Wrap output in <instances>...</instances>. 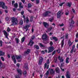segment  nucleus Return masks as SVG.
I'll list each match as a JSON object with an SVG mask.
<instances>
[{
    "label": "nucleus",
    "instance_id": "obj_31",
    "mask_svg": "<svg viewBox=\"0 0 78 78\" xmlns=\"http://www.w3.org/2000/svg\"><path fill=\"white\" fill-rule=\"evenodd\" d=\"M69 46H71L72 45V44H73L71 42V41H70V40H69Z\"/></svg>",
    "mask_w": 78,
    "mask_h": 78
},
{
    "label": "nucleus",
    "instance_id": "obj_48",
    "mask_svg": "<svg viewBox=\"0 0 78 78\" xmlns=\"http://www.w3.org/2000/svg\"><path fill=\"white\" fill-rule=\"evenodd\" d=\"M23 74L24 75H27V71H25L23 73Z\"/></svg>",
    "mask_w": 78,
    "mask_h": 78
},
{
    "label": "nucleus",
    "instance_id": "obj_64",
    "mask_svg": "<svg viewBox=\"0 0 78 78\" xmlns=\"http://www.w3.org/2000/svg\"><path fill=\"white\" fill-rule=\"evenodd\" d=\"M76 37L77 38L78 37V32L76 34Z\"/></svg>",
    "mask_w": 78,
    "mask_h": 78
},
{
    "label": "nucleus",
    "instance_id": "obj_44",
    "mask_svg": "<svg viewBox=\"0 0 78 78\" xmlns=\"http://www.w3.org/2000/svg\"><path fill=\"white\" fill-rule=\"evenodd\" d=\"M49 61H50V60H49V59H48L46 62L47 64H50V62H49Z\"/></svg>",
    "mask_w": 78,
    "mask_h": 78
},
{
    "label": "nucleus",
    "instance_id": "obj_7",
    "mask_svg": "<svg viewBox=\"0 0 78 78\" xmlns=\"http://www.w3.org/2000/svg\"><path fill=\"white\" fill-rule=\"evenodd\" d=\"M48 70H50V75H55V70H53V69H48Z\"/></svg>",
    "mask_w": 78,
    "mask_h": 78
},
{
    "label": "nucleus",
    "instance_id": "obj_15",
    "mask_svg": "<svg viewBox=\"0 0 78 78\" xmlns=\"http://www.w3.org/2000/svg\"><path fill=\"white\" fill-rule=\"evenodd\" d=\"M30 44H31L30 45ZM34 44V42L33 41H30V42L29 44H28V45H30V46L31 47Z\"/></svg>",
    "mask_w": 78,
    "mask_h": 78
},
{
    "label": "nucleus",
    "instance_id": "obj_2",
    "mask_svg": "<svg viewBox=\"0 0 78 78\" xmlns=\"http://www.w3.org/2000/svg\"><path fill=\"white\" fill-rule=\"evenodd\" d=\"M11 21L13 24L14 25H16L18 23V20H17V19L15 18H12Z\"/></svg>",
    "mask_w": 78,
    "mask_h": 78
},
{
    "label": "nucleus",
    "instance_id": "obj_52",
    "mask_svg": "<svg viewBox=\"0 0 78 78\" xmlns=\"http://www.w3.org/2000/svg\"><path fill=\"white\" fill-rule=\"evenodd\" d=\"M69 14V12H66L65 14L66 16H68Z\"/></svg>",
    "mask_w": 78,
    "mask_h": 78
},
{
    "label": "nucleus",
    "instance_id": "obj_18",
    "mask_svg": "<svg viewBox=\"0 0 78 78\" xmlns=\"http://www.w3.org/2000/svg\"><path fill=\"white\" fill-rule=\"evenodd\" d=\"M40 45V47H43V48H45V46L42 43H40L39 44Z\"/></svg>",
    "mask_w": 78,
    "mask_h": 78
},
{
    "label": "nucleus",
    "instance_id": "obj_42",
    "mask_svg": "<svg viewBox=\"0 0 78 78\" xmlns=\"http://www.w3.org/2000/svg\"><path fill=\"white\" fill-rule=\"evenodd\" d=\"M42 62V61L39 60V62L38 63L39 65H41Z\"/></svg>",
    "mask_w": 78,
    "mask_h": 78
},
{
    "label": "nucleus",
    "instance_id": "obj_3",
    "mask_svg": "<svg viewBox=\"0 0 78 78\" xmlns=\"http://www.w3.org/2000/svg\"><path fill=\"white\" fill-rule=\"evenodd\" d=\"M63 14H64V12L61 11H58L57 14V18H60L61 15H62Z\"/></svg>",
    "mask_w": 78,
    "mask_h": 78
},
{
    "label": "nucleus",
    "instance_id": "obj_11",
    "mask_svg": "<svg viewBox=\"0 0 78 78\" xmlns=\"http://www.w3.org/2000/svg\"><path fill=\"white\" fill-rule=\"evenodd\" d=\"M3 32H4V35L6 37V38L8 39V33H7L6 31L5 30H3Z\"/></svg>",
    "mask_w": 78,
    "mask_h": 78
},
{
    "label": "nucleus",
    "instance_id": "obj_60",
    "mask_svg": "<svg viewBox=\"0 0 78 78\" xmlns=\"http://www.w3.org/2000/svg\"><path fill=\"white\" fill-rule=\"evenodd\" d=\"M5 20H9V18L8 17H6L5 18Z\"/></svg>",
    "mask_w": 78,
    "mask_h": 78
},
{
    "label": "nucleus",
    "instance_id": "obj_8",
    "mask_svg": "<svg viewBox=\"0 0 78 78\" xmlns=\"http://www.w3.org/2000/svg\"><path fill=\"white\" fill-rule=\"evenodd\" d=\"M17 70L18 73H19L20 75H22V74L23 73V72L21 70V69H17Z\"/></svg>",
    "mask_w": 78,
    "mask_h": 78
},
{
    "label": "nucleus",
    "instance_id": "obj_14",
    "mask_svg": "<svg viewBox=\"0 0 78 78\" xmlns=\"http://www.w3.org/2000/svg\"><path fill=\"white\" fill-rule=\"evenodd\" d=\"M30 49H28L27 51L24 52V55H28V54H29L30 53Z\"/></svg>",
    "mask_w": 78,
    "mask_h": 78
},
{
    "label": "nucleus",
    "instance_id": "obj_5",
    "mask_svg": "<svg viewBox=\"0 0 78 78\" xmlns=\"http://www.w3.org/2000/svg\"><path fill=\"white\" fill-rule=\"evenodd\" d=\"M0 7H2L3 9H5V4L3 2H0Z\"/></svg>",
    "mask_w": 78,
    "mask_h": 78
},
{
    "label": "nucleus",
    "instance_id": "obj_25",
    "mask_svg": "<svg viewBox=\"0 0 78 78\" xmlns=\"http://www.w3.org/2000/svg\"><path fill=\"white\" fill-rule=\"evenodd\" d=\"M52 38L54 40H55V41H58V38H56V37H52Z\"/></svg>",
    "mask_w": 78,
    "mask_h": 78
},
{
    "label": "nucleus",
    "instance_id": "obj_59",
    "mask_svg": "<svg viewBox=\"0 0 78 78\" xmlns=\"http://www.w3.org/2000/svg\"><path fill=\"white\" fill-rule=\"evenodd\" d=\"M50 45L51 46L53 45V42H52V41L50 42Z\"/></svg>",
    "mask_w": 78,
    "mask_h": 78
},
{
    "label": "nucleus",
    "instance_id": "obj_23",
    "mask_svg": "<svg viewBox=\"0 0 78 78\" xmlns=\"http://www.w3.org/2000/svg\"><path fill=\"white\" fill-rule=\"evenodd\" d=\"M30 27V26L29 25H26L25 27H23V28L24 29H25V30H26V29H27Z\"/></svg>",
    "mask_w": 78,
    "mask_h": 78
},
{
    "label": "nucleus",
    "instance_id": "obj_37",
    "mask_svg": "<svg viewBox=\"0 0 78 78\" xmlns=\"http://www.w3.org/2000/svg\"><path fill=\"white\" fill-rule=\"evenodd\" d=\"M31 7V4H28V8H30Z\"/></svg>",
    "mask_w": 78,
    "mask_h": 78
},
{
    "label": "nucleus",
    "instance_id": "obj_40",
    "mask_svg": "<svg viewBox=\"0 0 78 78\" xmlns=\"http://www.w3.org/2000/svg\"><path fill=\"white\" fill-rule=\"evenodd\" d=\"M57 57H55V58H54V62H56L57 61Z\"/></svg>",
    "mask_w": 78,
    "mask_h": 78
},
{
    "label": "nucleus",
    "instance_id": "obj_57",
    "mask_svg": "<svg viewBox=\"0 0 78 78\" xmlns=\"http://www.w3.org/2000/svg\"><path fill=\"white\" fill-rule=\"evenodd\" d=\"M28 22H29V19L27 18L26 20V23H28Z\"/></svg>",
    "mask_w": 78,
    "mask_h": 78
},
{
    "label": "nucleus",
    "instance_id": "obj_27",
    "mask_svg": "<svg viewBox=\"0 0 78 78\" xmlns=\"http://www.w3.org/2000/svg\"><path fill=\"white\" fill-rule=\"evenodd\" d=\"M15 8H17L18 7V4L17 3H16L14 5Z\"/></svg>",
    "mask_w": 78,
    "mask_h": 78
},
{
    "label": "nucleus",
    "instance_id": "obj_51",
    "mask_svg": "<svg viewBox=\"0 0 78 78\" xmlns=\"http://www.w3.org/2000/svg\"><path fill=\"white\" fill-rule=\"evenodd\" d=\"M72 11L75 14V12H75V9H72Z\"/></svg>",
    "mask_w": 78,
    "mask_h": 78
},
{
    "label": "nucleus",
    "instance_id": "obj_53",
    "mask_svg": "<svg viewBox=\"0 0 78 78\" xmlns=\"http://www.w3.org/2000/svg\"><path fill=\"white\" fill-rule=\"evenodd\" d=\"M49 20L50 21V22H52V21H53V19L51 18H50L49 19Z\"/></svg>",
    "mask_w": 78,
    "mask_h": 78
},
{
    "label": "nucleus",
    "instance_id": "obj_13",
    "mask_svg": "<svg viewBox=\"0 0 78 78\" xmlns=\"http://www.w3.org/2000/svg\"><path fill=\"white\" fill-rule=\"evenodd\" d=\"M15 57L16 58V59L18 60V59H21V58H22V56L21 55H16Z\"/></svg>",
    "mask_w": 78,
    "mask_h": 78
},
{
    "label": "nucleus",
    "instance_id": "obj_38",
    "mask_svg": "<svg viewBox=\"0 0 78 78\" xmlns=\"http://www.w3.org/2000/svg\"><path fill=\"white\" fill-rule=\"evenodd\" d=\"M7 31L8 32H9V31H11V29L9 27H8Z\"/></svg>",
    "mask_w": 78,
    "mask_h": 78
},
{
    "label": "nucleus",
    "instance_id": "obj_10",
    "mask_svg": "<svg viewBox=\"0 0 78 78\" xmlns=\"http://www.w3.org/2000/svg\"><path fill=\"white\" fill-rule=\"evenodd\" d=\"M43 25L44 26L45 28H47L48 27V23H46L45 22H43Z\"/></svg>",
    "mask_w": 78,
    "mask_h": 78
},
{
    "label": "nucleus",
    "instance_id": "obj_20",
    "mask_svg": "<svg viewBox=\"0 0 78 78\" xmlns=\"http://www.w3.org/2000/svg\"><path fill=\"white\" fill-rule=\"evenodd\" d=\"M5 55V52H3L2 51H0V56H3Z\"/></svg>",
    "mask_w": 78,
    "mask_h": 78
},
{
    "label": "nucleus",
    "instance_id": "obj_6",
    "mask_svg": "<svg viewBox=\"0 0 78 78\" xmlns=\"http://www.w3.org/2000/svg\"><path fill=\"white\" fill-rule=\"evenodd\" d=\"M48 53H51L54 50V48L53 47H51L48 48Z\"/></svg>",
    "mask_w": 78,
    "mask_h": 78
},
{
    "label": "nucleus",
    "instance_id": "obj_61",
    "mask_svg": "<svg viewBox=\"0 0 78 78\" xmlns=\"http://www.w3.org/2000/svg\"><path fill=\"white\" fill-rule=\"evenodd\" d=\"M13 62H14V64L16 63V59L15 60H13Z\"/></svg>",
    "mask_w": 78,
    "mask_h": 78
},
{
    "label": "nucleus",
    "instance_id": "obj_43",
    "mask_svg": "<svg viewBox=\"0 0 78 78\" xmlns=\"http://www.w3.org/2000/svg\"><path fill=\"white\" fill-rule=\"evenodd\" d=\"M57 51L58 53H60L61 51V50L60 49H58L57 50Z\"/></svg>",
    "mask_w": 78,
    "mask_h": 78
},
{
    "label": "nucleus",
    "instance_id": "obj_16",
    "mask_svg": "<svg viewBox=\"0 0 78 78\" xmlns=\"http://www.w3.org/2000/svg\"><path fill=\"white\" fill-rule=\"evenodd\" d=\"M58 58L61 62H62L64 61V59H62V58H60V56H58Z\"/></svg>",
    "mask_w": 78,
    "mask_h": 78
},
{
    "label": "nucleus",
    "instance_id": "obj_29",
    "mask_svg": "<svg viewBox=\"0 0 78 78\" xmlns=\"http://www.w3.org/2000/svg\"><path fill=\"white\" fill-rule=\"evenodd\" d=\"M34 38H35V36H32L31 38L30 39V41H33V40Z\"/></svg>",
    "mask_w": 78,
    "mask_h": 78
},
{
    "label": "nucleus",
    "instance_id": "obj_1",
    "mask_svg": "<svg viewBox=\"0 0 78 78\" xmlns=\"http://www.w3.org/2000/svg\"><path fill=\"white\" fill-rule=\"evenodd\" d=\"M51 12L50 11H47L44 13L43 14V16L44 17H50V15L48 14H51Z\"/></svg>",
    "mask_w": 78,
    "mask_h": 78
},
{
    "label": "nucleus",
    "instance_id": "obj_39",
    "mask_svg": "<svg viewBox=\"0 0 78 78\" xmlns=\"http://www.w3.org/2000/svg\"><path fill=\"white\" fill-rule=\"evenodd\" d=\"M25 68L27 69H28V65H27V64L25 65Z\"/></svg>",
    "mask_w": 78,
    "mask_h": 78
},
{
    "label": "nucleus",
    "instance_id": "obj_47",
    "mask_svg": "<svg viewBox=\"0 0 78 78\" xmlns=\"http://www.w3.org/2000/svg\"><path fill=\"white\" fill-rule=\"evenodd\" d=\"M16 41L17 44H18L19 42V39H18V38H16Z\"/></svg>",
    "mask_w": 78,
    "mask_h": 78
},
{
    "label": "nucleus",
    "instance_id": "obj_55",
    "mask_svg": "<svg viewBox=\"0 0 78 78\" xmlns=\"http://www.w3.org/2000/svg\"><path fill=\"white\" fill-rule=\"evenodd\" d=\"M38 3H39V0H37L36 1V4H38Z\"/></svg>",
    "mask_w": 78,
    "mask_h": 78
},
{
    "label": "nucleus",
    "instance_id": "obj_30",
    "mask_svg": "<svg viewBox=\"0 0 78 78\" xmlns=\"http://www.w3.org/2000/svg\"><path fill=\"white\" fill-rule=\"evenodd\" d=\"M25 38L24 37H23L21 39V43H23L25 41Z\"/></svg>",
    "mask_w": 78,
    "mask_h": 78
},
{
    "label": "nucleus",
    "instance_id": "obj_22",
    "mask_svg": "<svg viewBox=\"0 0 78 78\" xmlns=\"http://www.w3.org/2000/svg\"><path fill=\"white\" fill-rule=\"evenodd\" d=\"M48 74H49V72H48V71H47L46 73V76L45 77V78H47L48 76Z\"/></svg>",
    "mask_w": 78,
    "mask_h": 78
},
{
    "label": "nucleus",
    "instance_id": "obj_17",
    "mask_svg": "<svg viewBox=\"0 0 78 78\" xmlns=\"http://www.w3.org/2000/svg\"><path fill=\"white\" fill-rule=\"evenodd\" d=\"M55 69V71L57 73H59V72H60V70H59V68L57 67Z\"/></svg>",
    "mask_w": 78,
    "mask_h": 78
},
{
    "label": "nucleus",
    "instance_id": "obj_54",
    "mask_svg": "<svg viewBox=\"0 0 78 78\" xmlns=\"http://www.w3.org/2000/svg\"><path fill=\"white\" fill-rule=\"evenodd\" d=\"M15 77L16 78H20V77L19 76H18L17 75H16V76H15Z\"/></svg>",
    "mask_w": 78,
    "mask_h": 78
},
{
    "label": "nucleus",
    "instance_id": "obj_26",
    "mask_svg": "<svg viewBox=\"0 0 78 78\" xmlns=\"http://www.w3.org/2000/svg\"><path fill=\"white\" fill-rule=\"evenodd\" d=\"M67 6H69V7H70L71 6V5H72V3L71 2H68L67 3Z\"/></svg>",
    "mask_w": 78,
    "mask_h": 78
},
{
    "label": "nucleus",
    "instance_id": "obj_33",
    "mask_svg": "<svg viewBox=\"0 0 78 78\" xmlns=\"http://www.w3.org/2000/svg\"><path fill=\"white\" fill-rule=\"evenodd\" d=\"M11 57H12V58L13 60H14L16 59V58H15V57H16V55L15 56L13 55Z\"/></svg>",
    "mask_w": 78,
    "mask_h": 78
},
{
    "label": "nucleus",
    "instance_id": "obj_19",
    "mask_svg": "<svg viewBox=\"0 0 78 78\" xmlns=\"http://www.w3.org/2000/svg\"><path fill=\"white\" fill-rule=\"evenodd\" d=\"M74 48H75V45H73L72 48V49L70 51L71 53H73V50H74Z\"/></svg>",
    "mask_w": 78,
    "mask_h": 78
},
{
    "label": "nucleus",
    "instance_id": "obj_36",
    "mask_svg": "<svg viewBox=\"0 0 78 78\" xmlns=\"http://www.w3.org/2000/svg\"><path fill=\"white\" fill-rule=\"evenodd\" d=\"M68 36L69 34H66L65 35V37L66 39H67V38H68Z\"/></svg>",
    "mask_w": 78,
    "mask_h": 78
},
{
    "label": "nucleus",
    "instance_id": "obj_46",
    "mask_svg": "<svg viewBox=\"0 0 78 78\" xmlns=\"http://www.w3.org/2000/svg\"><path fill=\"white\" fill-rule=\"evenodd\" d=\"M44 60V58H42V57H41L40 58V59L39 61H42L43 60Z\"/></svg>",
    "mask_w": 78,
    "mask_h": 78
},
{
    "label": "nucleus",
    "instance_id": "obj_32",
    "mask_svg": "<svg viewBox=\"0 0 78 78\" xmlns=\"http://www.w3.org/2000/svg\"><path fill=\"white\" fill-rule=\"evenodd\" d=\"M64 40H63L62 42L61 47H63V46H64Z\"/></svg>",
    "mask_w": 78,
    "mask_h": 78
},
{
    "label": "nucleus",
    "instance_id": "obj_34",
    "mask_svg": "<svg viewBox=\"0 0 78 78\" xmlns=\"http://www.w3.org/2000/svg\"><path fill=\"white\" fill-rule=\"evenodd\" d=\"M23 20H21L20 21V25H22V24H23Z\"/></svg>",
    "mask_w": 78,
    "mask_h": 78
},
{
    "label": "nucleus",
    "instance_id": "obj_9",
    "mask_svg": "<svg viewBox=\"0 0 78 78\" xmlns=\"http://www.w3.org/2000/svg\"><path fill=\"white\" fill-rule=\"evenodd\" d=\"M66 78H70V74L69 71H68L66 72Z\"/></svg>",
    "mask_w": 78,
    "mask_h": 78
},
{
    "label": "nucleus",
    "instance_id": "obj_62",
    "mask_svg": "<svg viewBox=\"0 0 78 78\" xmlns=\"http://www.w3.org/2000/svg\"><path fill=\"white\" fill-rule=\"evenodd\" d=\"M19 7L20 8H23V5H20L19 6Z\"/></svg>",
    "mask_w": 78,
    "mask_h": 78
},
{
    "label": "nucleus",
    "instance_id": "obj_24",
    "mask_svg": "<svg viewBox=\"0 0 78 78\" xmlns=\"http://www.w3.org/2000/svg\"><path fill=\"white\" fill-rule=\"evenodd\" d=\"M34 48H35L37 50H39V47L37 45H35L34 46Z\"/></svg>",
    "mask_w": 78,
    "mask_h": 78
},
{
    "label": "nucleus",
    "instance_id": "obj_21",
    "mask_svg": "<svg viewBox=\"0 0 78 78\" xmlns=\"http://www.w3.org/2000/svg\"><path fill=\"white\" fill-rule=\"evenodd\" d=\"M69 58L67 57L66 59V63L68 64L69 62Z\"/></svg>",
    "mask_w": 78,
    "mask_h": 78
},
{
    "label": "nucleus",
    "instance_id": "obj_56",
    "mask_svg": "<svg viewBox=\"0 0 78 78\" xmlns=\"http://www.w3.org/2000/svg\"><path fill=\"white\" fill-rule=\"evenodd\" d=\"M47 63H45L44 64V69H45L46 67H47Z\"/></svg>",
    "mask_w": 78,
    "mask_h": 78
},
{
    "label": "nucleus",
    "instance_id": "obj_45",
    "mask_svg": "<svg viewBox=\"0 0 78 78\" xmlns=\"http://www.w3.org/2000/svg\"><path fill=\"white\" fill-rule=\"evenodd\" d=\"M64 3H65V2H63L62 3L60 4L59 6H62L63 4H64Z\"/></svg>",
    "mask_w": 78,
    "mask_h": 78
},
{
    "label": "nucleus",
    "instance_id": "obj_63",
    "mask_svg": "<svg viewBox=\"0 0 78 78\" xmlns=\"http://www.w3.org/2000/svg\"><path fill=\"white\" fill-rule=\"evenodd\" d=\"M59 26H60V27H62L63 26H64V24H60L59 25Z\"/></svg>",
    "mask_w": 78,
    "mask_h": 78
},
{
    "label": "nucleus",
    "instance_id": "obj_28",
    "mask_svg": "<svg viewBox=\"0 0 78 78\" xmlns=\"http://www.w3.org/2000/svg\"><path fill=\"white\" fill-rule=\"evenodd\" d=\"M52 29H53V27H51L48 29V31H50Z\"/></svg>",
    "mask_w": 78,
    "mask_h": 78
},
{
    "label": "nucleus",
    "instance_id": "obj_41",
    "mask_svg": "<svg viewBox=\"0 0 78 78\" xmlns=\"http://www.w3.org/2000/svg\"><path fill=\"white\" fill-rule=\"evenodd\" d=\"M33 17L31 16L30 18V22H32V21H33Z\"/></svg>",
    "mask_w": 78,
    "mask_h": 78
},
{
    "label": "nucleus",
    "instance_id": "obj_50",
    "mask_svg": "<svg viewBox=\"0 0 78 78\" xmlns=\"http://www.w3.org/2000/svg\"><path fill=\"white\" fill-rule=\"evenodd\" d=\"M2 41H0V47H2Z\"/></svg>",
    "mask_w": 78,
    "mask_h": 78
},
{
    "label": "nucleus",
    "instance_id": "obj_58",
    "mask_svg": "<svg viewBox=\"0 0 78 78\" xmlns=\"http://www.w3.org/2000/svg\"><path fill=\"white\" fill-rule=\"evenodd\" d=\"M1 59H2L3 61H5V59H4V58H3V57H1Z\"/></svg>",
    "mask_w": 78,
    "mask_h": 78
},
{
    "label": "nucleus",
    "instance_id": "obj_4",
    "mask_svg": "<svg viewBox=\"0 0 78 78\" xmlns=\"http://www.w3.org/2000/svg\"><path fill=\"white\" fill-rule=\"evenodd\" d=\"M42 38L43 39H45V41L47 40V41H48V37H47V35L46 34H43L42 36Z\"/></svg>",
    "mask_w": 78,
    "mask_h": 78
},
{
    "label": "nucleus",
    "instance_id": "obj_49",
    "mask_svg": "<svg viewBox=\"0 0 78 78\" xmlns=\"http://www.w3.org/2000/svg\"><path fill=\"white\" fill-rule=\"evenodd\" d=\"M55 53H56V50H55L54 51H53L52 53V55H55Z\"/></svg>",
    "mask_w": 78,
    "mask_h": 78
},
{
    "label": "nucleus",
    "instance_id": "obj_35",
    "mask_svg": "<svg viewBox=\"0 0 78 78\" xmlns=\"http://www.w3.org/2000/svg\"><path fill=\"white\" fill-rule=\"evenodd\" d=\"M0 67L1 68L3 67V64H2V63L1 61H0Z\"/></svg>",
    "mask_w": 78,
    "mask_h": 78
},
{
    "label": "nucleus",
    "instance_id": "obj_12",
    "mask_svg": "<svg viewBox=\"0 0 78 78\" xmlns=\"http://www.w3.org/2000/svg\"><path fill=\"white\" fill-rule=\"evenodd\" d=\"M73 17L71 19V20H69V23H71L72 24H74L75 23V22H74V21H73Z\"/></svg>",
    "mask_w": 78,
    "mask_h": 78
}]
</instances>
